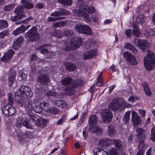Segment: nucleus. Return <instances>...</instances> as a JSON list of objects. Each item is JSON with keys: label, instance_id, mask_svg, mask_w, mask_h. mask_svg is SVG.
I'll return each mask as SVG.
<instances>
[{"label": "nucleus", "instance_id": "1", "mask_svg": "<svg viewBox=\"0 0 155 155\" xmlns=\"http://www.w3.org/2000/svg\"><path fill=\"white\" fill-rule=\"evenodd\" d=\"M137 41L139 48L144 52H147L143 60L145 68L148 71L152 70L155 67V54L149 50L150 44L147 40L140 39H135L134 43Z\"/></svg>", "mask_w": 155, "mask_h": 155}, {"label": "nucleus", "instance_id": "2", "mask_svg": "<svg viewBox=\"0 0 155 155\" xmlns=\"http://www.w3.org/2000/svg\"><path fill=\"white\" fill-rule=\"evenodd\" d=\"M22 95H20L18 91L15 93L14 98L20 106H23L26 110L30 111L32 109L30 100L28 99V97H24L22 98Z\"/></svg>", "mask_w": 155, "mask_h": 155}, {"label": "nucleus", "instance_id": "3", "mask_svg": "<svg viewBox=\"0 0 155 155\" xmlns=\"http://www.w3.org/2000/svg\"><path fill=\"white\" fill-rule=\"evenodd\" d=\"M25 37L32 42L36 41L38 40L40 38V35L37 32V27L35 26L33 27L26 33Z\"/></svg>", "mask_w": 155, "mask_h": 155}, {"label": "nucleus", "instance_id": "4", "mask_svg": "<svg viewBox=\"0 0 155 155\" xmlns=\"http://www.w3.org/2000/svg\"><path fill=\"white\" fill-rule=\"evenodd\" d=\"M98 121L97 116L95 115H92L90 116L88 120L89 127L88 129L92 133L99 131L98 127L96 126Z\"/></svg>", "mask_w": 155, "mask_h": 155}, {"label": "nucleus", "instance_id": "5", "mask_svg": "<svg viewBox=\"0 0 155 155\" xmlns=\"http://www.w3.org/2000/svg\"><path fill=\"white\" fill-rule=\"evenodd\" d=\"M40 74L38 77V81L39 83L42 85H47L50 82V80L48 76L43 73L42 70L38 71Z\"/></svg>", "mask_w": 155, "mask_h": 155}, {"label": "nucleus", "instance_id": "6", "mask_svg": "<svg viewBox=\"0 0 155 155\" xmlns=\"http://www.w3.org/2000/svg\"><path fill=\"white\" fill-rule=\"evenodd\" d=\"M82 42V41L80 37L74 36L71 40L70 46L68 45L67 47V49H68L69 48L71 50L76 49L81 45Z\"/></svg>", "mask_w": 155, "mask_h": 155}, {"label": "nucleus", "instance_id": "7", "mask_svg": "<svg viewBox=\"0 0 155 155\" xmlns=\"http://www.w3.org/2000/svg\"><path fill=\"white\" fill-rule=\"evenodd\" d=\"M78 4L80 9L79 12L82 11L88 12L91 14L94 12L95 10L93 7L86 5L84 4V2L82 0H78Z\"/></svg>", "mask_w": 155, "mask_h": 155}, {"label": "nucleus", "instance_id": "8", "mask_svg": "<svg viewBox=\"0 0 155 155\" xmlns=\"http://www.w3.org/2000/svg\"><path fill=\"white\" fill-rule=\"evenodd\" d=\"M75 30L78 32L90 35L91 34L90 27L86 25H77L74 27Z\"/></svg>", "mask_w": 155, "mask_h": 155}, {"label": "nucleus", "instance_id": "9", "mask_svg": "<svg viewBox=\"0 0 155 155\" xmlns=\"http://www.w3.org/2000/svg\"><path fill=\"white\" fill-rule=\"evenodd\" d=\"M28 115L31 117L30 119V120L33 122L35 121V124H36L37 126L39 127H43L45 126L46 124L47 120L41 117L37 119L32 114H30L29 113L28 114Z\"/></svg>", "mask_w": 155, "mask_h": 155}, {"label": "nucleus", "instance_id": "10", "mask_svg": "<svg viewBox=\"0 0 155 155\" xmlns=\"http://www.w3.org/2000/svg\"><path fill=\"white\" fill-rule=\"evenodd\" d=\"M20 95L23 97H31L33 95V93L30 88L27 86H21L18 91Z\"/></svg>", "mask_w": 155, "mask_h": 155}, {"label": "nucleus", "instance_id": "11", "mask_svg": "<svg viewBox=\"0 0 155 155\" xmlns=\"http://www.w3.org/2000/svg\"><path fill=\"white\" fill-rule=\"evenodd\" d=\"M24 8L22 5H20L18 7L15 8V13L18 15L15 16H12L11 18V19L12 21H16L17 20L21 19L23 16L22 15L24 12Z\"/></svg>", "mask_w": 155, "mask_h": 155}, {"label": "nucleus", "instance_id": "12", "mask_svg": "<svg viewBox=\"0 0 155 155\" xmlns=\"http://www.w3.org/2000/svg\"><path fill=\"white\" fill-rule=\"evenodd\" d=\"M101 115L103 122L109 123L111 120L112 114L108 110H103L101 113Z\"/></svg>", "mask_w": 155, "mask_h": 155}, {"label": "nucleus", "instance_id": "13", "mask_svg": "<svg viewBox=\"0 0 155 155\" xmlns=\"http://www.w3.org/2000/svg\"><path fill=\"white\" fill-rule=\"evenodd\" d=\"M30 102L31 105L32 109L30 111L27 110L28 112L27 114L28 115V114L29 113L30 114H31L30 113V112L32 111V109L35 112L37 113H40L43 110V108L42 106H41V103H40L38 101H35L34 102L33 104H31V101Z\"/></svg>", "mask_w": 155, "mask_h": 155}, {"label": "nucleus", "instance_id": "14", "mask_svg": "<svg viewBox=\"0 0 155 155\" xmlns=\"http://www.w3.org/2000/svg\"><path fill=\"white\" fill-rule=\"evenodd\" d=\"M124 57L130 64L135 65L137 64L136 59L130 52H125Z\"/></svg>", "mask_w": 155, "mask_h": 155}, {"label": "nucleus", "instance_id": "15", "mask_svg": "<svg viewBox=\"0 0 155 155\" xmlns=\"http://www.w3.org/2000/svg\"><path fill=\"white\" fill-rule=\"evenodd\" d=\"M8 105L3 107L2 108V112L5 115L7 116H12L16 112L15 109L12 107L8 106Z\"/></svg>", "mask_w": 155, "mask_h": 155}, {"label": "nucleus", "instance_id": "16", "mask_svg": "<svg viewBox=\"0 0 155 155\" xmlns=\"http://www.w3.org/2000/svg\"><path fill=\"white\" fill-rule=\"evenodd\" d=\"M69 14V11L65 9L61 8L59 10H56L52 12L51 14V15L53 17H56L68 15Z\"/></svg>", "mask_w": 155, "mask_h": 155}, {"label": "nucleus", "instance_id": "17", "mask_svg": "<svg viewBox=\"0 0 155 155\" xmlns=\"http://www.w3.org/2000/svg\"><path fill=\"white\" fill-rule=\"evenodd\" d=\"M131 120L134 126L135 127L139 126L141 122L140 118L137 114L136 112L134 111L132 112Z\"/></svg>", "mask_w": 155, "mask_h": 155}, {"label": "nucleus", "instance_id": "18", "mask_svg": "<svg viewBox=\"0 0 155 155\" xmlns=\"http://www.w3.org/2000/svg\"><path fill=\"white\" fill-rule=\"evenodd\" d=\"M111 144H114L117 149L121 151L123 150L124 146L122 142L120 140L113 139H111Z\"/></svg>", "mask_w": 155, "mask_h": 155}, {"label": "nucleus", "instance_id": "19", "mask_svg": "<svg viewBox=\"0 0 155 155\" xmlns=\"http://www.w3.org/2000/svg\"><path fill=\"white\" fill-rule=\"evenodd\" d=\"M45 96L49 99H53L60 98L61 97V95L58 93L51 91L47 92Z\"/></svg>", "mask_w": 155, "mask_h": 155}, {"label": "nucleus", "instance_id": "20", "mask_svg": "<svg viewBox=\"0 0 155 155\" xmlns=\"http://www.w3.org/2000/svg\"><path fill=\"white\" fill-rule=\"evenodd\" d=\"M96 54L97 51L96 50L93 49L87 51L84 53L83 54V55L84 58L85 59H87L94 57V56L96 55Z\"/></svg>", "mask_w": 155, "mask_h": 155}, {"label": "nucleus", "instance_id": "21", "mask_svg": "<svg viewBox=\"0 0 155 155\" xmlns=\"http://www.w3.org/2000/svg\"><path fill=\"white\" fill-rule=\"evenodd\" d=\"M109 106L113 110L115 111L118 108H120L121 104L119 103L117 99H114L112 100Z\"/></svg>", "mask_w": 155, "mask_h": 155}, {"label": "nucleus", "instance_id": "22", "mask_svg": "<svg viewBox=\"0 0 155 155\" xmlns=\"http://www.w3.org/2000/svg\"><path fill=\"white\" fill-rule=\"evenodd\" d=\"M111 139H108L107 138H104L100 140L99 142V146L101 149H104V147L109 146L111 144Z\"/></svg>", "mask_w": 155, "mask_h": 155}, {"label": "nucleus", "instance_id": "23", "mask_svg": "<svg viewBox=\"0 0 155 155\" xmlns=\"http://www.w3.org/2000/svg\"><path fill=\"white\" fill-rule=\"evenodd\" d=\"M88 12L82 11L79 12V15L82 17L84 20L88 23H90L91 21V18L90 15L87 13Z\"/></svg>", "mask_w": 155, "mask_h": 155}, {"label": "nucleus", "instance_id": "24", "mask_svg": "<svg viewBox=\"0 0 155 155\" xmlns=\"http://www.w3.org/2000/svg\"><path fill=\"white\" fill-rule=\"evenodd\" d=\"M14 54V51L13 50L11 49L8 51L5 55L2 57L1 59L2 61L7 62L11 58Z\"/></svg>", "mask_w": 155, "mask_h": 155}, {"label": "nucleus", "instance_id": "25", "mask_svg": "<svg viewBox=\"0 0 155 155\" xmlns=\"http://www.w3.org/2000/svg\"><path fill=\"white\" fill-rule=\"evenodd\" d=\"M137 137L139 140H144L145 138L144 130L140 128H137L136 130Z\"/></svg>", "mask_w": 155, "mask_h": 155}, {"label": "nucleus", "instance_id": "26", "mask_svg": "<svg viewBox=\"0 0 155 155\" xmlns=\"http://www.w3.org/2000/svg\"><path fill=\"white\" fill-rule=\"evenodd\" d=\"M21 3L23 4V7L25 8L31 9L34 8V5L32 2H28L27 0H21Z\"/></svg>", "mask_w": 155, "mask_h": 155}, {"label": "nucleus", "instance_id": "27", "mask_svg": "<svg viewBox=\"0 0 155 155\" xmlns=\"http://www.w3.org/2000/svg\"><path fill=\"white\" fill-rule=\"evenodd\" d=\"M133 34L136 37H138L140 35V33L138 27V24L134 22L133 25Z\"/></svg>", "mask_w": 155, "mask_h": 155}, {"label": "nucleus", "instance_id": "28", "mask_svg": "<svg viewBox=\"0 0 155 155\" xmlns=\"http://www.w3.org/2000/svg\"><path fill=\"white\" fill-rule=\"evenodd\" d=\"M142 85L145 94L148 96H150L151 93L147 83L145 82H144L142 84Z\"/></svg>", "mask_w": 155, "mask_h": 155}, {"label": "nucleus", "instance_id": "29", "mask_svg": "<svg viewBox=\"0 0 155 155\" xmlns=\"http://www.w3.org/2000/svg\"><path fill=\"white\" fill-rule=\"evenodd\" d=\"M16 72L15 71H13L11 72L10 75L8 78V84L9 86L11 87L12 86L14 80L16 76Z\"/></svg>", "mask_w": 155, "mask_h": 155}, {"label": "nucleus", "instance_id": "30", "mask_svg": "<svg viewBox=\"0 0 155 155\" xmlns=\"http://www.w3.org/2000/svg\"><path fill=\"white\" fill-rule=\"evenodd\" d=\"M65 66L66 69L71 71H74L76 67L74 64L69 62L66 63Z\"/></svg>", "mask_w": 155, "mask_h": 155}, {"label": "nucleus", "instance_id": "31", "mask_svg": "<svg viewBox=\"0 0 155 155\" xmlns=\"http://www.w3.org/2000/svg\"><path fill=\"white\" fill-rule=\"evenodd\" d=\"M125 47L130 50L133 54H136L137 53V50L130 43H126Z\"/></svg>", "mask_w": 155, "mask_h": 155}, {"label": "nucleus", "instance_id": "32", "mask_svg": "<svg viewBox=\"0 0 155 155\" xmlns=\"http://www.w3.org/2000/svg\"><path fill=\"white\" fill-rule=\"evenodd\" d=\"M25 31V29L24 28V25H22L15 30L13 32L12 34L15 35H17L21 33L24 32Z\"/></svg>", "mask_w": 155, "mask_h": 155}, {"label": "nucleus", "instance_id": "33", "mask_svg": "<svg viewBox=\"0 0 155 155\" xmlns=\"http://www.w3.org/2000/svg\"><path fill=\"white\" fill-rule=\"evenodd\" d=\"M73 79L70 78H66L62 80L61 82L62 84L65 86L68 85L72 84Z\"/></svg>", "mask_w": 155, "mask_h": 155}, {"label": "nucleus", "instance_id": "34", "mask_svg": "<svg viewBox=\"0 0 155 155\" xmlns=\"http://www.w3.org/2000/svg\"><path fill=\"white\" fill-rule=\"evenodd\" d=\"M58 1L59 3L65 6L71 5L73 2L71 0H58Z\"/></svg>", "mask_w": 155, "mask_h": 155}, {"label": "nucleus", "instance_id": "35", "mask_svg": "<svg viewBox=\"0 0 155 155\" xmlns=\"http://www.w3.org/2000/svg\"><path fill=\"white\" fill-rule=\"evenodd\" d=\"M115 132V130L112 125H109L107 127V133L110 136H112Z\"/></svg>", "mask_w": 155, "mask_h": 155}, {"label": "nucleus", "instance_id": "36", "mask_svg": "<svg viewBox=\"0 0 155 155\" xmlns=\"http://www.w3.org/2000/svg\"><path fill=\"white\" fill-rule=\"evenodd\" d=\"M144 16L143 15H140L137 16L136 18V21L137 24H143L145 21Z\"/></svg>", "mask_w": 155, "mask_h": 155}, {"label": "nucleus", "instance_id": "37", "mask_svg": "<svg viewBox=\"0 0 155 155\" xmlns=\"http://www.w3.org/2000/svg\"><path fill=\"white\" fill-rule=\"evenodd\" d=\"M55 103L57 106L61 108H64L67 105V103L66 102L61 100H58L56 101Z\"/></svg>", "mask_w": 155, "mask_h": 155}, {"label": "nucleus", "instance_id": "38", "mask_svg": "<svg viewBox=\"0 0 155 155\" xmlns=\"http://www.w3.org/2000/svg\"><path fill=\"white\" fill-rule=\"evenodd\" d=\"M83 82L82 81L80 80H77L75 81H74L73 80V82L72 84L74 86L75 88L77 87H80L82 85Z\"/></svg>", "mask_w": 155, "mask_h": 155}, {"label": "nucleus", "instance_id": "39", "mask_svg": "<svg viewBox=\"0 0 155 155\" xmlns=\"http://www.w3.org/2000/svg\"><path fill=\"white\" fill-rule=\"evenodd\" d=\"M41 104L42 107L43 109H44L45 111L47 112L50 111L51 107L48 104L43 102L41 103Z\"/></svg>", "mask_w": 155, "mask_h": 155}, {"label": "nucleus", "instance_id": "40", "mask_svg": "<svg viewBox=\"0 0 155 155\" xmlns=\"http://www.w3.org/2000/svg\"><path fill=\"white\" fill-rule=\"evenodd\" d=\"M130 115V111H127L125 113L123 118V121L125 124H126L129 121Z\"/></svg>", "mask_w": 155, "mask_h": 155}, {"label": "nucleus", "instance_id": "41", "mask_svg": "<svg viewBox=\"0 0 155 155\" xmlns=\"http://www.w3.org/2000/svg\"><path fill=\"white\" fill-rule=\"evenodd\" d=\"M48 46V44H46L40 46L38 49L40 50V52L43 54H48L49 53L48 51L46 49L45 47Z\"/></svg>", "mask_w": 155, "mask_h": 155}, {"label": "nucleus", "instance_id": "42", "mask_svg": "<svg viewBox=\"0 0 155 155\" xmlns=\"http://www.w3.org/2000/svg\"><path fill=\"white\" fill-rule=\"evenodd\" d=\"M53 35L58 38H60L63 35V33L60 30L55 29L54 30Z\"/></svg>", "mask_w": 155, "mask_h": 155}, {"label": "nucleus", "instance_id": "43", "mask_svg": "<svg viewBox=\"0 0 155 155\" xmlns=\"http://www.w3.org/2000/svg\"><path fill=\"white\" fill-rule=\"evenodd\" d=\"M22 125L26 127L27 128L31 129H33L32 124H30L28 119L24 120L23 122Z\"/></svg>", "mask_w": 155, "mask_h": 155}, {"label": "nucleus", "instance_id": "44", "mask_svg": "<svg viewBox=\"0 0 155 155\" xmlns=\"http://www.w3.org/2000/svg\"><path fill=\"white\" fill-rule=\"evenodd\" d=\"M144 140H140L139 142V143L138 145V149L139 151H141L143 150L144 152V150L145 149V144L144 143Z\"/></svg>", "mask_w": 155, "mask_h": 155}, {"label": "nucleus", "instance_id": "45", "mask_svg": "<svg viewBox=\"0 0 155 155\" xmlns=\"http://www.w3.org/2000/svg\"><path fill=\"white\" fill-rule=\"evenodd\" d=\"M63 36H70L73 35H74L73 32L70 29L65 30L63 33Z\"/></svg>", "mask_w": 155, "mask_h": 155}, {"label": "nucleus", "instance_id": "46", "mask_svg": "<svg viewBox=\"0 0 155 155\" xmlns=\"http://www.w3.org/2000/svg\"><path fill=\"white\" fill-rule=\"evenodd\" d=\"M75 87L72 84V85L71 86L68 87L66 88V90L67 91V94H72V92L74 91Z\"/></svg>", "mask_w": 155, "mask_h": 155}, {"label": "nucleus", "instance_id": "47", "mask_svg": "<svg viewBox=\"0 0 155 155\" xmlns=\"http://www.w3.org/2000/svg\"><path fill=\"white\" fill-rule=\"evenodd\" d=\"M19 140V142L22 144L25 143L28 141L27 138L25 137V135L23 134L20 136Z\"/></svg>", "mask_w": 155, "mask_h": 155}, {"label": "nucleus", "instance_id": "48", "mask_svg": "<svg viewBox=\"0 0 155 155\" xmlns=\"http://www.w3.org/2000/svg\"><path fill=\"white\" fill-rule=\"evenodd\" d=\"M154 31L151 29H148L145 32L144 34L145 36L148 37L149 36H153Z\"/></svg>", "mask_w": 155, "mask_h": 155}, {"label": "nucleus", "instance_id": "49", "mask_svg": "<svg viewBox=\"0 0 155 155\" xmlns=\"http://www.w3.org/2000/svg\"><path fill=\"white\" fill-rule=\"evenodd\" d=\"M8 25L7 21L3 20H0V29L3 28H6Z\"/></svg>", "mask_w": 155, "mask_h": 155}, {"label": "nucleus", "instance_id": "50", "mask_svg": "<svg viewBox=\"0 0 155 155\" xmlns=\"http://www.w3.org/2000/svg\"><path fill=\"white\" fill-rule=\"evenodd\" d=\"M64 17H58L57 18H54L50 17L48 18L47 20L51 22L61 20L62 19H64Z\"/></svg>", "mask_w": 155, "mask_h": 155}, {"label": "nucleus", "instance_id": "51", "mask_svg": "<svg viewBox=\"0 0 155 155\" xmlns=\"http://www.w3.org/2000/svg\"><path fill=\"white\" fill-rule=\"evenodd\" d=\"M8 104L11 106H12L14 103V101L13 98L12 97V95L11 93H9L8 94Z\"/></svg>", "mask_w": 155, "mask_h": 155}, {"label": "nucleus", "instance_id": "52", "mask_svg": "<svg viewBox=\"0 0 155 155\" xmlns=\"http://www.w3.org/2000/svg\"><path fill=\"white\" fill-rule=\"evenodd\" d=\"M71 115L72 116H74V115H75V116L71 118L70 120H73L76 119L78 116V110H75L72 112Z\"/></svg>", "mask_w": 155, "mask_h": 155}, {"label": "nucleus", "instance_id": "53", "mask_svg": "<svg viewBox=\"0 0 155 155\" xmlns=\"http://www.w3.org/2000/svg\"><path fill=\"white\" fill-rule=\"evenodd\" d=\"M102 73H101L99 76L97 78V81L96 83L98 87L101 86L102 85Z\"/></svg>", "mask_w": 155, "mask_h": 155}, {"label": "nucleus", "instance_id": "54", "mask_svg": "<svg viewBox=\"0 0 155 155\" xmlns=\"http://www.w3.org/2000/svg\"><path fill=\"white\" fill-rule=\"evenodd\" d=\"M23 120L22 117H19L17 118V120L16 124L17 126H21L23 124Z\"/></svg>", "mask_w": 155, "mask_h": 155}, {"label": "nucleus", "instance_id": "55", "mask_svg": "<svg viewBox=\"0 0 155 155\" xmlns=\"http://www.w3.org/2000/svg\"><path fill=\"white\" fill-rule=\"evenodd\" d=\"M14 8V5L13 4H10L5 6L4 7V9L5 11H8L13 9Z\"/></svg>", "mask_w": 155, "mask_h": 155}, {"label": "nucleus", "instance_id": "56", "mask_svg": "<svg viewBox=\"0 0 155 155\" xmlns=\"http://www.w3.org/2000/svg\"><path fill=\"white\" fill-rule=\"evenodd\" d=\"M21 44L19 43H18V42L15 41L14 42V44L12 45V47L13 48L15 49H17L20 48L21 46Z\"/></svg>", "mask_w": 155, "mask_h": 155}, {"label": "nucleus", "instance_id": "57", "mask_svg": "<svg viewBox=\"0 0 155 155\" xmlns=\"http://www.w3.org/2000/svg\"><path fill=\"white\" fill-rule=\"evenodd\" d=\"M151 139L153 141L155 140V130L154 128H152L151 130Z\"/></svg>", "mask_w": 155, "mask_h": 155}, {"label": "nucleus", "instance_id": "58", "mask_svg": "<svg viewBox=\"0 0 155 155\" xmlns=\"http://www.w3.org/2000/svg\"><path fill=\"white\" fill-rule=\"evenodd\" d=\"M18 75L23 80L25 81L26 79L27 75L24 73L22 72H20L19 73Z\"/></svg>", "mask_w": 155, "mask_h": 155}, {"label": "nucleus", "instance_id": "59", "mask_svg": "<svg viewBox=\"0 0 155 155\" xmlns=\"http://www.w3.org/2000/svg\"><path fill=\"white\" fill-rule=\"evenodd\" d=\"M8 31L6 30L3 31L0 33V38H3L8 34Z\"/></svg>", "mask_w": 155, "mask_h": 155}, {"label": "nucleus", "instance_id": "60", "mask_svg": "<svg viewBox=\"0 0 155 155\" xmlns=\"http://www.w3.org/2000/svg\"><path fill=\"white\" fill-rule=\"evenodd\" d=\"M30 70L32 73H34L37 71V69L36 66L34 64H32L31 66Z\"/></svg>", "mask_w": 155, "mask_h": 155}, {"label": "nucleus", "instance_id": "61", "mask_svg": "<svg viewBox=\"0 0 155 155\" xmlns=\"http://www.w3.org/2000/svg\"><path fill=\"white\" fill-rule=\"evenodd\" d=\"M32 19V17H29L28 18L25 19V20H24L23 21H20L17 22L16 23V25H18L20 24L22 22H26L27 21H29L30 20H31Z\"/></svg>", "mask_w": 155, "mask_h": 155}, {"label": "nucleus", "instance_id": "62", "mask_svg": "<svg viewBox=\"0 0 155 155\" xmlns=\"http://www.w3.org/2000/svg\"><path fill=\"white\" fill-rule=\"evenodd\" d=\"M24 41V38L22 36H20L16 40V41L20 44L23 43Z\"/></svg>", "mask_w": 155, "mask_h": 155}, {"label": "nucleus", "instance_id": "63", "mask_svg": "<svg viewBox=\"0 0 155 155\" xmlns=\"http://www.w3.org/2000/svg\"><path fill=\"white\" fill-rule=\"evenodd\" d=\"M110 155H117L116 150L115 148H112L109 151Z\"/></svg>", "mask_w": 155, "mask_h": 155}, {"label": "nucleus", "instance_id": "64", "mask_svg": "<svg viewBox=\"0 0 155 155\" xmlns=\"http://www.w3.org/2000/svg\"><path fill=\"white\" fill-rule=\"evenodd\" d=\"M97 155H108L107 152L102 150H101L100 152H98Z\"/></svg>", "mask_w": 155, "mask_h": 155}]
</instances>
